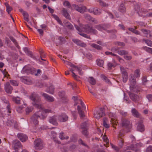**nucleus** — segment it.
<instances>
[{"mask_svg":"<svg viewBox=\"0 0 152 152\" xmlns=\"http://www.w3.org/2000/svg\"><path fill=\"white\" fill-rule=\"evenodd\" d=\"M30 99L32 101V104L40 110L36 112L31 117V121L35 125L37 124L39 122L38 119H45L47 117L46 114L51 113L50 109H45L40 103L41 99L40 97L36 93L34 92L30 96Z\"/></svg>","mask_w":152,"mask_h":152,"instance_id":"obj_1","label":"nucleus"},{"mask_svg":"<svg viewBox=\"0 0 152 152\" xmlns=\"http://www.w3.org/2000/svg\"><path fill=\"white\" fill-rule=\"evenodd\" d=\"M35 71L34 69L30 65H27L23 67L22 72L23 73H25L28 75L30 74H33Z\"/></svg>","mask_w":152,"mask_h":152,"instance_id":"obj_2","label":"nucleus"},{"mask_svg":"<svg viewBox=\"0 0 152 152\" xmlns=\"http://www.w3.org/2000/svg\"><path fill=\"white\" fill-rule=\"evenodd\" d=\"M34 145L37 150H41L43 148V142L40 138H37L34 141Z\"/></svg>","mask_w":152,"mask_h":152,"instance_id":"obj_3","label":"nucleus"},{"mask_svg":"<svg viewBox=\"0 0 152 152\" xmlns=\"http://www.w3.org/2000/svg\"><path fill=\"white\" fill-rule=\"evenodd\" d=\"M125 133V131L124 129L121 130L119 132L118 134V140L119 142V145L120 148H121L123 147L124 143V140L123 139L122 137Z\"/></svg>","mask_w":152,"mask_h":152,"instance_id":"obj_4","label":"nucleus"},{"mask_svg":"<svg viewBox=\"0 0 152 152\" xmlns=\"http://www.w3.org/2000/svg\"><path fill=\"white\" fill-rule=\"evenodd\" d=\"M120 68L122 74L123 81L125 83L128 79V75L127 73L126 69L124 68V67L121 66Z\"/></svg>","mask_w":152,"mask_h":152,"instance_id":"obj_5","label":"nucleus"},{"mask_svg":"<svg viewBox=\"0 0 152 152\" xmlns=\"http://www.w3.org/2000/svg\"><path fill=\"white\" fill-rule=\"evenodd\" d=\"M4 86L5 91L7 93L11 94L12 93L13 88L9 82L6 83L4 84Z\"/></svg>","mask_w":152,"mask_h":152,"instance_id":"obj_6","label":"nucleus"},{"mask_svg":"<svg viewBox=\"0 0 152 152\" xmlns=\"http://www.w3.org/2000/svg\"><path fill=\"white\" fill-rule=\"evenodd\" d=\"M139 144L135 145H131L129 146L130 149L134 151L135 152H141Z\"/></svg>","mask_w":152,"mask_h":152,"instance_id":"obj_7","label":"nucleus"},{"mask_svg":"<svg viewBox=\"0 0 152 152\" xmlns=\"http://www.w3.org/2000/svg\"><path fill=\"white\" fill-rule=\"evenodd\" d=\"M20 80L22 82L28 85L31 84L32 83V80L30 78L26 76L20 77Z\"/></svg>","mask_w":152,"mask_h":152,"instance_id":"obj_8","label":"nucleus"},{"mask_svg":"<svg viewBox=\"0 0 152 152\" xmlns=\"http://www.w3.org/2000/svg\"><path fill=\"white\" fill-rule=\"evenodd\" d=\"M72 41L75 43L77 45L80 47L85 48L86 47L87 45L86 43L82 42L81 40L78 39H72Z\"/></svg>","mask_w":152,"mask_h":152,"instance_id":"obj_9","label":"nucleus"},{"mask_svg":"<svg viewBox=\"0 0 152 152\" xmlns=\"http://www.w3.org/2000/svg\"><path fill=\"white\" fill-rule=\"evenodd\" d=\"M129 95L130 98L133 101L136 102L139 100V97L137 94L129 92Z\"/></svg>","mask_w":152,"mask_h":152,"instance_id":"obj_10","label":"nucleus"},{"mask_svg":"<svg viewBox=\"0 0 152 152\" xmlns=\"http://www.w3.org/2000/svg\"><path fill=\"white\" fill-rule=\"evenodd\" d=\"M141 31L144 34L146 35V37L147 38L152 39V33L150 30L142 29Z\"/></svg>","mask_w":152,"mask_h":152,"instance_id":"obj_11","label":"nucleus"},{"mask_svg":"<svg viewBox=\"0 0 152 152\" xmlns=\"http://www.w3.org/2000/svg\"><path fill=\"white\" fill-rule=\"evenodd\" d=\"M68 118V116L64 113H62L58 117V120L61 122L66 121Z\"/></svg>","mask_w":152,"mask_h":152,"instance_id":"obj_12","label":"nucleus"},{"mask_svg":"<svg viewBox=\"0 0 152 152\" xmlns=\"http://www.w3.org/2000/svg\"><path fill=\"white\" fill-rule=\"evenodd\" d=\"M72 6L75 10L81 13H84L85 11V10L86 8L85 7H80L78 5L76 4L72 5Z\"/></svg>","mask_w":152,"mask_h":152,"instance_id":"obj_13","label":"nucleus"},{"mask_svg":"<svg viewBox=\"0 0 152 152\" xmlns=\"http://www.w3.org/2000/svg\"><path fill=\"white\" fill-rule=\"evenodd\" d=\"M17 137L18 139L22 142H24L28 139L27 136L23 133H18L17 134Z\"/></svg>","mask_w":152,"mask_h":152,"instance_id":"obj_14","label":"nucleus"},{"mask_svg":"<svg viewBox=\"0 0 152 152\" xmlns=\"http://www.w3.org/2000/svg\"><path fill=\"white\" fill-rule=\"evenodd\" d=\"M107 26L104 24H99L95 26V28L99 31H102V30H107Z\"/></svg>","mask_w":152,"mask_h":152,"instance_id":"obj_15","label":"nucleus"},{"mask_svg":"<svg viewBox=\"0 0 152 152\" xmlns=\"http://www.w3.org/2000/svg\"><path fill=\"white\" fill-rule=\"evenodd\" d=\"M42 95L44 97L45 99L48 101L51 102H53L54 100L53 96H50L46 94L43 93Z\"/></svg>","mask_w":152,"mask_h":152,"instance_id":"obj_16","label":"nucleus"},{"mask_svg":"<svg viewBox=\"0 0 152 152\" xmlns=\"http://www.w3.org/2000/svg\"><path fill=\"white\" fill-rule=\"evenodd\" d=\"M85 18L90 21L94 22L95 23H98L97 20L95 18L91 17L90 15L88 14H85L84 15Z\"/></svg>","mask_w":152,"mask_h":152,"instance_id":"obj_17","label":"nucleus"},{"mask_svg":"<svg viewBox=\"0 0 152 152\" xmlns=\"http://www.w3.org/2000/svg\"><path fill=\"white\" fill-rule=\"evenodd\" d=\"M49 122L54 125H57L58 123L57 122V116L54 115L50 117L49 119Z\"/></svg>","mask_w":152,"mask_h":152,"instance_id":"obj_18","label":"nucleus"},{"mask_svg":"<svg viewBox=\"0 0 152 152\" xmlns=\"http://www.w3.org/2000/svg\"><path fill=\"white\" fill-rule=\"evenodd\" d=\"M130 122L126 118H122V126L123 127H127L129 124Z\"/></svg>","mask_w":152,"mask_h":152,"instance_id":"obj_19","label":"nucleus"},{"mask_svg":"<svg viewBox=\"0 0 152 152\" xmlns=\"http://www.w3.org/2000/svg\"><path fill=\"white\" fill-rule=\"evenodd\" d=\"M137 129L138 131L143 132L145 130L144 126L141 122L139 123L137 126Z\"/></svg>","mask_w":152,"mask_h":152,"instance_id":"obj_20","label":"nucleus"},{"mask_svg":"<svg viewBox=\"0 0 152 152\" xmlns=\"http://www.w3.org/2000/svg\"><path fill=\"white\" fill-rule=\"evenodd\" d=\"M104 113H101L100 111H97L96 113H94V117L97 119H99L100 117L104 116Z\"/></svg>","mask_w":152,"mask_h":152,"instance_id":"obj_21","label":"nucleus"},{"mask_svg":"<svg viewBox=\"0 0 152 152\" xmlns=\"http://www.w3.org/2000/svg\"><path fill=\"white\" fill-rule=\"evenodd\" d=\"M130 80L131 82L130 87V89L131 90H132L134 88H135V79L134 78H132V80L131 79H130Z\"/></svg>","mask_w":152,"mask_h":152,"instance_id":"obj_22","label":"nucleus"},{"mask_svg":"<svg viewBox=\"0 0 152 152\" xmlns=\"http://www.w3.org/2000/svg\"><path fill=\"white\" fill-rule=\"evenodd\" d=\"M131 111L133 116L137 118L139 117L140 114L135 108L132 109Z\"/></svg>","mask_w":152,"mask_h":152,"instance_id":"obj_23","label":"nucleus"},{"mask_svg":"<svg viewBox=\"0 0 152 152\" xmlns=\"http://www.w3.org/2000/svg\"><path fill=\"white\" fill-rule=\"evenodd\" d=\"M77 110L80 117L82 118L84 117H85L84 112L82 110L81 107L79 105L77 107Z\"/></svg>","mask_w":152,"mask_h":152,"instance_id":"obj_24","label":"nucleus"},{"mask_svg":"<svg viewBox=\"0 0 152 152\" xmlns=\"http://www.w3.org/2000/svg\"><path fill=\"white\" fill-rule=\"evenodd\" d=\"M59 137L61 140H67L69 138L68 136H65L64 132H61L59 134Z\"/></svg>","mask_w":152,"mask_h":152,"instance_id":"obj_25","label":"nucleus"},{"mask_svg":"<svg viewBox=\"0 0 152 152\" xmlns=\"http://www.w3.org/2000/svg\"><path fill=\"white\" fill-rule=\"evenodd\" d=\"M13 141L15 148H17L19 147H20L21 146L20 142L18 140H14Z\"/></svg>","mask_w":152,"mask_h":152,"instance_id":"obj_26","label":"nucleus"},{"mask_svg":"<svg viewBox=\"0 0 152 152\" xmlns=\"http://www.w3.org/2000/svg\"><path fill=\"white\" fill-rule=\"evenodd\" d=\"M62 12L63 15L65 17L68 19H70L69 14L66 9L63 8L62 9Z\"/></svg>","mask_w":152,"mask_h":152,"instance_id":"obj_27","label":"nucleus"},{"mask_svg":"<svg viewBox=\"0 0 152 152\" xmlns=\"http://www.w3.org/2000/svg\"><path fill=\"white\" fill-rule=\"evenodd\" d=\"M54 90V87L53 85L50 86L49 88H48L46 91L51 94H53Z\"/></svg>","mask_w":152,"mask_h":152,"instance_id":"obj_28","label":"nucleus"},{"mask_svg":"<svg viewBox=\"0 0 152 152\" xmlns=\"http://www.w3.org/2000/svg\"><path fill=\"white\" fill-rule=\"evenodd\" d=\"M103 125L106 128H108L110 127V125L107 124V119L105 118H103Z\"/></svg>","mask_w":152,"mask_h":152,"instance_id":"obj_29","label":"nucleus"},{"mask_svg":"<svg viewBox=\"0 0 152 152\" xmlns=\"http://www.w3.org/2000/svg\"><path fill=\"white\" fill-rule=\"evenodd\" d=\"M91 28V27L90 26L88 25H85L84 27L85 31L87 33H90Z\"/></svg>","mask_w":152,"mask_h":152,"instance_id":"obj_30","label":"nucleus"},{"mask_svg":"<svg viewBox=\"0 0 152 152\" xmlns=\"http://www.w3.org/2000/svg\"><path fill=\"white\" fill-rule=\"evenodd\" d=\"M88 81L92 85H95L96 83V81L93 77H89Z\"/></svg>","mask_w":152,"mask_h":152,"instance_id":"obj_31","label":"nucleus"},{"mask_svg":"<svg viewBox=\"0 0 152 152\" xmlns=\"http://www.w3.org/2000/svg\"><path fill=\"white\" fill-rule=\"evenodd\" d=\"M97 65L100 67H103L104 64L103 60L99 59H97L96 61Z\"/></svg>","mask_w":152,"mask_h":152,"instance_id":"obj_32","label":"nucleus"},{"mask_svg":"<svg viewBox=\"0 0 152 152\" xmlns=\"http://www.w3.org/2000/svg\"><path fill=\"white\" fill-rule=\"evenodd\" d=\"M118 53L121 56H125L128 55L129 52L127 51L126 50H119L118 51Z\"/></svg>","mask_w":152,"mask_h":152,"instance_id":"obj_33","label":"nucleus"},{"mask_svg":"<svg viewBox=\"0 0 152 152\" xmlns=\"http://www.w3.org/2000/svg\"><path fill=\"white\" fill-rule=\"evenodd\" d=\"M111 121L113 127L115 129H116L117 128L115 126L118 125V122H116V120L114 118H112L111 119Z\"/></svg>","mask_w":152,"mask_h":152,"instance_id":"obj_34","label":"nucleus"},{"mask_svg":"<svg viewBox=\"0 0 152 152\" xmlns=\"http://www.w3.org/2000/svg\"><path fill=\"white\" fill-rule=\"evenodd\" d=\"M148 12V11L147 10L142 8L141 10H140L139 12H138V13L139 15L141 16H145V15H144L143 14H145Z\"/></svg>","mask_w":152,"mask_h":152,"instance_id":"obj_35","label":"nucleus"},{"mask_svg":"<svg viewBox=\"0 0 152 152\" xmlns=\"http://www.w3.org/2000/svg\"><path fill=\"white\" fill-rule=\"evenodd\" d=\"M23 50L25 53H26L28 56H30L31 57H32L33 56L32 53L31 51L29 50L28 48L25 47L24 48Z\"/></svg>","mask_w":152,"mask_h":152,"instance_id":"obj_36","label":"nucleus"},{"mask_svg":"<svg viewBox=\"0 0 152 152\" xmlns=\"http://www.w3.org/2000/svg\"><path fill=\"white\" fill-rule=\"evenodd\" d=\"M73 67L75 68V70H77L79 74L80 75H82L83 74V72H81L82 69L80 67L76 66L74 65V66Z\"/></svg>","mask_w":152,"mask_h":152,"instance_id":"obj_37","label":"nucleus"},{"mask_svg":"<svg viewBox=\"0 0 152 152\" xmlns=\"http://www.w3.org/2000/svg\"><path fill=\"white\" fill-rule=\"evenodd\" d=\"M3 101L5 103L7 104V111L9 113H10L11 111V110L10 108V107L9 102L7 100H6V99L4 100Z\"/></svg>","mask_w":152,"mask_h":152,"instance_id":"obj_38","label":"nucleus"},{"mask_svg":"<svg viewBox=\"0 0 152 152\" xmlns=\"http://www.w3.org/2000/svg\"><path fill=\"white\" fill-rule=\"evenodd\" d=\"M9 38L14 43L15 46L18 48H20L19 46L18 45V42H17L16 39L12 36H10Z\"/></svg>","mask_w":152,"mask_h":152,"instance_id":"obj_39","label":"nucleus"},{"mask_svg":"<svg viewBox=\"0 0 152 152\" xmlns=\"http://www.w3.org/2000/svg\"><path fill=\"white\" fill-rule=\"evenodd\" d=\"M91 46L92 47L98 50H102V48L101 46L94 43L92 44L91 45Z\"/></svg>","mask_w":152,"mask_h":152,"instance_id":"obj_40","label":"nucleus"},{"mask_svg":"<svg viewBox=\"0 0 152 152\" xmlns=\"http://www.w3.org/2000/svg\"><path fill=\"white\" fill-rule=\"evenodd\" d=\"M23 15L24 17V20L28 22L29 20V15L27 12H24Z\"/></svg>","mask_w":152,"mask_h":152,"instance_id":"obj_41","label":"nucleus"},{"mask_svg":"<svg viewBox=\"0 0 152 152\" xmlns=\"http://www.w3.org/2000/svg\"><path fill=\"white\" fill-rule=\"evenodd\" d=\"M12 100L15 103L18 104H20V98L18 97H14L12 98Z\"/></svg>","mask_w":152,"mask_h":152,"instance_id":"obj_42","label":"nucleus"},{"mask_svg":"<svg viewBox=\"0 0 152 152\" xmlns=\"http://www.w3.org/2000/svg\"><path fill=\"white\" fill-rule=\"evenodd\" d=\"M81 132L86 137H87L88 135V129H81Z\"/></svg>","mask_w":152,"mask_h":152,"instance_id":"obj_43","label":"nucleus"},{"mask_svg":"<svg viewBox=\"0 0 152 152\" xmlns=\"http://www.w3.org/2000/svg\"><path fill=\"white\" fill-rule=\"evenodd\" d=\"M81 129H88V126L87 123L84 122L80 126Z\"/></svg>","mask_w":152,"mask_h":152,"instance_id":"obj_44","label":"nucleus"},{"mask_svg":"<svg viewBox=\"0 0 152 152\" xmlns=\"http://www.w3.org/2000/svg\"><path fill=\"white\" fill-rule=\"evenodd\" d=\"M65 26L68 28L70 30H72L73 28V25L69 22H66L65 24Z\"/></svg>","mask_w":152,"mask_h":152,"instance_id":"obj_45","label":"nucleus"},{"mask_svg":"<svg viewBox=\"0 0 152 152\" xmlns=\"http://www.w3.org/2000/svg\"><path fill=\"white\" fill-rule=\"evenodd\" d=\"M114 44L116 46H124L125 45V44L124 42H115Z\"/></svg>","mask_w":152,"mask_h":152,"instance_id":"obj_46","label":"nucleus"},{"mask_svg":"<svg viewBox=\"0 0 152 152\" xmlns=\"http://www.w3.org/2000/svg\"><path fill=\"white\" fill-rule=\"evenodd\" d=\"M65 93L64 91H60L58 93V95L61 99L66 97L65 96Z\"/></svg>","mask_w":152,"mask_h":152,"instance_id":"obj_47","label":"nucleus"},{"mask_svg":"<svg viewBox=\"0 0 152 152\" xmlns=\"http://www.w3.org/2000/svg\"><path fill=\"white\" fill-rule=\"evenodd\" d=\"M108 68V69L110 70L112 68L115 67V64L111 62H109L107 64Z\"/></svg>","mask_w":152,"mask_h":152,"instance_id":"obj_48","label":"nucleus"},{"mask_svg":"<svg viewBox=\"0 0 152 152\" xmlns=\"http://www.w3.org/2000/svg\"><path fill=\"white\" fill-rule=\"evenodd\" d=\"M23 107L22 106H19L16 107L15 108V110L19 113H21L22 112V110Z\"/></svg>","mask_w":152,"mask_h":152,"instance_id":"obj_49","label":"nucleus"},{"mask_svg":"<svg viewBox=\"0 0 152 152\" xmlns=\"http://www.w3.org/2000/svg\"><path fill=\"white\" fill-rule=\"evenodd\" d=\"M140 70L139 69H136L134 72V75L137 77H138L140 76Z\"/></svg>","mask_w":152,"mask_h":152,"instance_id":"obj_50","label":"nucleus"},{"mask_svg":"<svg viewBox=\"0 0 152 152\" xmlns=\"http://www.w3.org/2000/svg\"><path fill=\"white\" fill-rule=\"evenodd\" d=\"M6 10L8 14H10L11 11L12 10V8L8 4H6Z\"/></svg>","mask_w":152,"mask_h":152,"instance_id":"obj_51","label":"nucleus"},{"mask_svg":"<svg viewBox=\"0 0 152 152\" xmlns=\"http://www.w3.org/2000/svg\"><path fill=\"white\" fill-rule=\"evenodd\" d=\"M118 10L121 12H125L126 8L124 6L121 5L120 6Z\"/></svg>","mask_w":152,"mask_h":152,"instance_id":"obj_52","label":"nucleus"},{"mask_svg":"<svg viewBox=\"0 0 152 152\" xmlns=\"http://www.w3.org/2000/svg\"><path fill=\"white\" fill-rule=\"evenodd\" d=\"M10 82L11 84L14 86H17L18 85V83L15 80H10Z\"/></svg>","mask_w":152,"mask_h":152,"instance_id":"obj_53","label":"nucleus"},{"mask_svg":"<svg viewBox=\"0 0 152 152\" xmlns=\"http://www.w3.org/2000/svg\"><path fill=\"white\" fill-rule=\"evenodd\" d=\"M101 13V12L100 11V10L98 9L95 8L94 14L95 15H99Z\"/></svg>","mask_w":152,"mask_h":152,"instance_id":"obj_54","label":"nucleus"},{"mask_svg":"<svg viewBox=\"0 0 152 152\" xmlns=\"http://www.w3.org/2000/svg\"><path fill=\"white\" fill-rule=\"evenodd\" d=\"M100 5L103 7H107L108 4H106L105 3L102 1V0H99L98 1Z\"/></svg>","mask_w":152,"mask_h":152,"instance_id":"obj_55","label":"nucleus"},{"mask_svg":"<svg viewBox=\"0 0 152 152\" xmlns=\"http://www.w3.org/2000/svg\"><path fill=\"white\" fill-rule=\"evenodd\" d=\"M119 49V48L117 47H112L110 49L111 51L113 52H115L117 51H118Z\"/></svg>","mask_w":152,"mask_h":152,"instance_id":"obj_56","label":"nucleus"},{"mask_svg":"<svg viewBox=\"0 0 152 152\" xmlns=\"http://www.w3.org/2000/svg\"><path fill=\"white\" fill-rule=\"evenodd\" d=\"M88 90L89 91L90 93H91L94 96H95V93L93 92V90H92V89H93V90H94V88H93L92 86H91V87H89V86H88Z\"/></svg>","mask_w":152,"mask_h":152,"instance_id":"obj_57","label":"nucleus"},{"mask_svg":"<svg viewBox=\"0 0 152 152\" xmlns=\"http://www.w3.org/2000/svg\"><path fill=\"white\" fill-rule=\"evenodd\" d=\"M52 15L53 16L55 19L57 20L59 24H60L61 25L62 24V22L61 20L59 19V18L57 16L54 15Z\"/></svg>","mask_w":152,"mask_h":152,"instance_id":"obj_58","label":"nucleus"},{"mask_svg":"<svg viewBox=\"0 0 152 152\" xmlns=\"http://www.w3.org/2000/svg\"><path fill=\"white\" fill-rule=\"evenodd\" d=\"M124 58L126 60L129 61L132 59V57L131 55H125L124 56Z\"/></svg>","mask_w":152,"mask_h":152,"instance_id":"obj_59","label":"nucleus"},{"mask_svg":"<svg viewBox=\"0 0 152 152\" xmlns=\"http://www.w3.org/2000/svg\"><path fill=\"white\" fill-rule=\"evenodd\" d=\"M111 146L112 148L114 150H115V151H119L120 149V148H119L113 145L112 143H111Z\"/></svg>","mask_w":152,"mask_h":152,"instance_id":"obj_60","label":"nucleus"},{"mask_svg":"<svg viewBox=\"0 0 152 152\" xmlns=\"http://www.w3.org/2000/svg\"><path fill=\"white\" fill-rule=\"evenodd\" d=\"M102 78L106 83H110V80L105 76L102 75Z\"/></svg>","mask_w":152,"mask_h":152,"instance_id":"obj_61","label":"nucleus"},{"mask_svg":"<svg viewBox=\"0 0 152 152\" xmlns=\"http://www.w3.org/2000/svg\"><path fill=\"white\" fill-rule=\"evenodd\" d=\"M78 142L79 144H81L85 147H88L87 145L81 139H80L79 140Z\"/></svg>","mask_w":152,"mask_h":152,"instance_id":"obj_62","label":"nucleus"},{"mask_svg":"<svg viewBox=\"0 0 152 152\" xmlns=\"http://www.w3.org/2000/svg\"><path fill=\"white\" fill-rule=\"evenodd\" d=\"M144 40L145 41V42L146 43L147 45L150 46H152V42L149 40H145V39H144Z\"/></svg>","mask_w":152,"mask_h":152,"instance_id":"obj_63","label":"nucleus"},{"mask_svg":"<svg viewBox=\"0 0 152 152\" xmlns=\"http://www.w3.org/2000/svg\"><path fill=\"white\" fill-rule=\"evenodd\" d=\"M32 108L31 107H27L26 108V114H28L32 111Z\"/></svg>","mask_w":152,"mask_h":152,"instance_id":"obj_64","label":"nucleus"}]
</instances>
